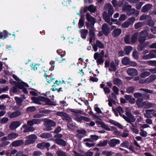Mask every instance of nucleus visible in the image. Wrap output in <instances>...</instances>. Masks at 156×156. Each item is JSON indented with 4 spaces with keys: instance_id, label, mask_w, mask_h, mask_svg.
<instances>
[{
    "instance_id": "f257e3e1",
    "label": "nucleus",
    "mask_w": 156,
    "mask_h": 156,
    "mask_svg": "<svg viewBox=\"0 0 156 156\" xmlns=\"http://www.w3.org/2000/svg\"><path fill=\"white\" fill-rule=\"evenodd\" d=\"M44 125L45 126V130L46 131H50L52 129V127H54L56 125V123L54 121L48 119H45L44 121Z\"/></svg>"
},
{
    "instance_id": "f03ea898",
    "label": "nucleus",
    "mask_w": 156,
    "mask_h": 156,
    "mask_svg": "<svg viewBox=\"0 0 156 156\" xmlns=\"http://www.w3.org/2000/svg\"><path fill=\"white\" fill-rule=\"evenodd\" d=\"M114 12V9L112 6L110 7L108 11V15L107 14V12L105 11H104L103 13V17L105 18V21L107 22H108L110 21V17L112 16Z\"/></svg>"
},
{
    "instance_id": "7ed1b4c3",
    "label": "nucleus",
    "mask_w": 156,
    "mask_h": 156,
    "mask_svg": "<svg viewBox=\"0 0 156 156\" xmlns=\"http://www.w3.org/2000/svg\"><path fill=\"white\" fill-rule=\"evenodd\" d=\"M27 140L25 141V144L28 145L34 144L37 139V137L36 135L33 134L27 136Z\"/></svg>"
},
{
    "instance_id": "20e7f679",
    "label": "nucleus",
    "mask_w": 156,
    "mask_h": 156,
    "mask_svg": "<svg viewBox=\"0 0 156 156\" xmlns=\"http://www.w3.org/2000/svg\"><path fill=\"white\" fill-rule=\"evenodd\" d=\"M17 87L19 89H22L23 91L26 94H27L28 93L27 88L24 87H29V85L27 83L22 81L20 83H18V84L17 85Z\"/></svg>"
},
{
    "instance_id": "39448f33",
    "label": "nucleus",
    "mask_w": 156,
    "mask_h": 156,
    "mask_svg": "<svg viewBox=\"0 0 156 156\" xmlns=\"http://www.w3.org/2000/svg\"><path fill=\"white\" fill-rule=\"evenodd\" d=\"M140 90L144 91L145 92L142 94V98L143 100H147L150 99V94L148 93L151 94L153 93L152 90H149L147 89L140 88Z\"/></svg>"
},
{
    "instance_id": "423d86ee",
    "label": "nucleus",
    "mask_w": 156,
    "mask_h": 156,
    "mask_svg": "<svg viewBox=\"0 0 156 156\" xmlns=\"http://www.w3.org/2000/svg\"><path fill=\"white\" fill-rule=\"evenodd\" d=\"M12 35L14 36V38H15V34H11L9 33L6 30H4L2 32H0V39H5L7 37H9V36Z\"/></svg>"
},
{
    "instance_id": "0eeeda50",
    "label": "nucleus",
    "mask_w": 156,
    "mask_h": 156,
    "mask_svg": "<svg viewBox=\"0 0 156 156\" xmlns=\"http://www.w3.org/2000/svg\"><path fill=\"white\" fill-rule=\"evenodd\" d=\"M120 143V140L119 139L113 138L111 139L108 142V144L111 147H114L117 145L119 144Z\"/></svg>"
},
{
    "instance_id": "6e6552de",
    "label": "nucleus",
    "mask_w": 156,
    "mask_h": 156,
    "mask_svg": "<svg viewBox=\"0 0 156 156\" xmlns=\"http://www.w3.org/2000/svg\"><path fill=\"white\" fill-rule=\"evenodd\" d=\"M127 74L130 76H136L138 73L137 70L134 68H129L127 70Z\"/></svg>"
},
{
    "instance_id": "1a4fd4ad",
    "label": "nucleus",
    "mask_w": 156,
    "mask_h": 156,
    "mask_svg": "<svg viewBox=\"0 0 156 156\" xmlns=\"http://www.w3.org/2000/svg\"><path fill=\"white\" fill-rule=\"evenodd\" d=\"M109 30L110 27L107 24L105 23L103 24L102 27V31L105 36H108L109 33Z\"/></svg>"
},
{
    "instance_id": "9d476101",
    "label": "nucleus",
    "mask_w": 156,
    "mask_h": 156,
    "mask_svg": "<svg viewBox=\"0 0 156 156\" xmlns=\"http://www.w3.org/2000/svg\"><path fill=\"white\" fill-rule=\"evenodd\" d=\"M22 128L23 129V132L24 133L28 132H33L35 130V128L32 126H30L27 124H24L22 126Z\"/></svg>"
},
{
    "instance_id": "9b49d317",
    "label": "nucleus",
    "mask_w": 156,
    "mask_h": 156,
    "mask_svg": "<svg viewBox=\"0 0 156 156\" xmlns=\"http://www.w3.org/2000/svg\"><path fill=\"white\" fill-rule=\"evenodd\" d=\"M121 116H122V118L128 123H130L132 125V126L133 127H135V126L134 125L133 123H132V122H134L136 120V118L134 117H133V119L132 118H130L129 117L126 116L124 115H122Z\"/></svg>"
},
{
    "instance_id": "f8f14e48",
    "label": "nucleus",
    "mask_w": 156,
    "mask_h": 156,
    "mask_svg": "<svg viewBox=\"0 0 156 156\" xmlns=\"http://www.w3.org/2000/svg\"><path fill=\"white\" fill-rule=\"evenodd\" d=\"M21 123L19 121H13L9 126L11 130L16 129L20 126Z\"/></svg>"
},
{
    "instance_id": "ddd939ff",
    "label": "nucleus",
    "mask_w": 156,
    "mask_h": 156,
    "mask_svg": "<svg viewBox=\"0 0 156 156\" xmlns=\"http://www.w3.org/2000/svg\"><path fill=\"white\" fill-rule=\"evenodd\" d=\"M48 72L49 71H48V69L45 67H41L40 69H39V70L38 71L39 73H44V76L45 77L47 80V77L48 76H49L47 75V74H48Z\"/></svg>"
},
{
    "instance_id": "4468645a",
    "label": "nucleus",
    "mask_w": 156,
    "mask_h": 156,
    "mask_svg": "<svg viewBox=\"0 0 156 156\" xmlns=\"http://www.w3.org/2000/svg\"><path fill=\"white\" fill-rule=\"evenodd\" d=\"M87 20L90 22L92 25H94L96 22L95 18L90 15L89 13L87 12L86 14Z\"/></svg>"
},
{
    "instance_id": "2eb2a0df",
    "label": "nucleus",
    "mask_w": 156,
    "mask_h": 156,
    "mask_svg": "<svg viewBox=\"0 0 156 156\" xmlns=\"http://www.w3.org/2000/svg\"><path fill=\"white\" fill-rule=\"evenodd\" d=\"M50 144L49 143L42 142L38 144L37 145V147L41 149H45V147H50Z\"/></svg>"
},
{
    "instance_id": "dca6fc26",
    "label": "nucleus",
    "mask_w": 156,
    "mask_h": 156,
    "mask_svg": "<svg viewBox=\"0 0 156 156\" xmlns=\"http://www.w3.org/2000/svg\"><path fill=\"white\" fill-rule=\"evenodd\" d=\"M21 113L20 111H16L9 114L8 116L11 119L16 118L21 115Z\"/></svg>"
},
{
    "instance_id": "f3484780",
    "label": "nucleus",
    "mask_w": 156,
    "mask_h": 156,
    "mask_svg": "<svg viewBox=\"0 0 156 156\" xmlns=\"http://www.w3.org/2000/svg\"><path fill=\"white\" fill-rule=\"evenodd\" d=\"M143 98H138L136 101V104L137 105L138 108H140L144 106L146 103V101H143Z\"/></svg>"
},
{
    "instance_id": "a211bd4d",
    "label": "nucleus",
    "mask_w": 156,
    "mask_h": 156,
    "mask_svg": "<svg viewBox=\"0 0 156 156\" xmlns=\"http://www.w3.org/2000/svg\"><path fill=\"white\" fill-rule=\"evenodd\" d=\"M55 141L56 144L58 145L62 146H65L66 145V142L64 140L61 138H56Z\"/></svg>"
},
{
    "instance_id": "6ab92c4d",
    "label": "nucleus",
    "mask_w": 156,
    "mask_h": 156,
    "mask_svg": "<svg viewBox=\"0 0 156 156\" xmlns=\"http://www.w3.org/2000/svg\"><path fill=\"white\" fill-rule=\"evenodd\" d=\"M122 33V30L120 28H116L112 32V35L114 37L119 36Z\"/></svg>"
},
{
    "instance_id": "aec40b11",
    "label": "nucleus",
    "mask_w": 156,
    "mask_h": 156,
    "mask_svg": "<svg viewBox=\"0 0 156 156\" xmlns=\"http://www.w3.org/2000/svg\"><path fill=\"white\" fill-rule=\"evenodd\" d=\"M23 140H20L13 141L11 145L14 147H18L23 144Z\"/></svg>"
},
{
    "instance_id": "412c9836",
    "label": "nucleus",
    "mask_w": 156,
    "mask_h": 156,
    "mask_svg": "<svg viewBox=\"0 0 156 156\" xmlns=\"http://www.w3.org/2000/svg\"><path fill=\"white\" fill-rule=\"evenodd\" d=\"M152 5L150 4H147L144 5L141 9L142 12L145 13L148 11L152 7Z\"/></svg>"
},
{
    "instance_id": "4be33fe9",
    "label": "nucleus",
    "mask_w": 156,
    "mask_h": 156,
    "mask_svg": "<svg viewBox=\"0 0 156 156\" xmlns=\"http://www.w3.org/2000/svg\"><path fill=\"white\" fill-rule=\"evenodd\" d=\"M19 136L18 133L15 132H12L9 133L8 136V140H11L16 138Z\"/></svg>"
},
{
    "instance_id": "5701e85b",
    "label": "nucleus",
    "mask_w": 156,
    "mask_h": 156,
    "mask_svg": "<svg viewBox=\"0 0 156 156\" xmlns=\"http://www.w3.org/2000/svg\"><path fill=\"white\" fill-rule=\"evenodd\" d=\"M156 79V75L154 74L151 75L146 79V83H149L154 81Z\"/></svg>"
},
{
    "instance_id": "b1692460",
    "label": "nucleus",
    "mask_w": 156,
    "mask_h": 156,
    "mask_svg": "<svg viewBox=\"0 0 156 156\" xmlns=\"http://www.w3.org/2000/svg\"><path fill=\"white\" fill-rule=\"evenodd\" d=\"M125 114L126 115L130 118L133 119V117H134V116L130 112V110L129 107H126L125 108Z\"/></svg>"
},
{
    "instance_id": "393cba45",
    "label": "nucleus",
    "mask_w": 156,
    "mask_h": 156,
    "mask_svg": "<svg viewBox=\"0 0 156 156\" xmlns=\"http://www.w3.org/2000/svg\"><path fill=\"white\" fill-rule=\"evenodd\" d=\"M132 47L130 46H126L124 48V51L125 52V55H128L133 50Z\"/></svg>"
},
{
    "instance_id": "a878e982",
    "label": "nucleus",
    "mask_w": 156,
    "mask_h": 156,
    "mask_svg": "<svg viewBox=\"0 0 156 156\" xmlns=\"http://www.w3.org/2000/svg\"><path fill=\"white\" fill-rule=\"evenodd\" d=\"M88 33V31L87 30L82 29L80 30V33L81 37L82 38L85 39L86 38V36Z\"/></svg>"
},
{
    "instance_id": "bb28decb",
    "label": "nucleus",
    "mask_w": 156,
    "mask_h": 156,
    "mask_svg": "<svg viewBox=\"0 0 156 156\" xmlns=\"http://www.w3.org/2000/svg\"><path fill=\"white\" fill-rule=\"evenodd\" d=\"M62 119L63 120H66L68 121H72V118L66 112L64 114Z\"/></svg>"
},
{
    "instance_id": "cd10ccee",
    "label": "nucleus",
    "mask_w": 156,
    "mask_h": 156,
    "mask_svg": "<svg viewBox=\"0 0 156 156\" xmlns=\"http://www.w3.org/2000/svg\"><path fill=\"white\" fill-rule=\"evenodd\" d=\"M155 23L154 21L151 20V18L150 16V18H148L146 22V24L150 27H153Z\"/></svg>"
},
{
    "instance_id": "c85d7f7f",
    "label": "nucleus",
    "mask_w": 156,
    "mask_h": 156,
    "mask_svg": "<svg viewBox=\"0 0 156 156\" xmlns=\"http://www.w3.org/2000/svg\"><path fill=\"white\" fill-rule=\"evenodd\" d=\"M130 61V59L129 58L125 57L122 59V64L126 66L129 64Z\"/></svg>"
},
{
    "instance_id": "c756f323",
    "label": "nucleus",
    "mask_w": 156,
    "mask_h": 156,
    "mask_svg": "<svg viewBox=\"0 0 156 156\" xmlns=\"http://www.w3.org/2000/svg\"><path fill=\"white\" fill-rule=\"evenodd\" d=\"M14 99L16 105L18 106H21L23 102V100L21 98L17 97H15Z\"/></svg>"
},
{
    "instance_id": "7c9ffc66",
    "label": "nucleus",
    "mask_w": 156,
    "mask_h": 156,
    "mask_svg": "<svg viewBox=\"0 0 156 156\" xmlns=\"http://www.w3.org/2000/svg\"><path fill=\"white\" fill-rule=\"evenodd\" d=\"M45 102L47 105L55 106L56 105L55 102L51 101L50 99L48 98H46Z\"/></svg>"
},
{
    "instance_id": "2f4dec72",
    "label": "nucleus",
    "mask_w": 156,
    "mask_h": 156,
    "mask_svg": "<svg viewBox=\"0 0 156 156\" xmlns=\"http://www.w3.org/2000/svg\"><path fill=\"white\" fill-rule=\"evenodd\" d=\"M52 136L51 134L47 133H43L40 136V137L43 138H48L51 137Z\"/></svg>"
},
{
    "instance_id": "473e14b6",
    "label": "nucleus",
    "mask_w": 156,
    "mask_h": 156,
    "mask_svg": "<svg viewBox=\"0 0 156 156\" xmlns=\"http://www.w3.org/2000/svg\"><path fill=\"white\" fill-rule=\"evenodd\" d=\"M30 66H31L32 69H33L34 71H37V72L39 69H40L41 67L40 66L39 64H35L34 65L33 64L30 65Z\"/></svg>"
},
{
    "instance_id": "72a5a7b5",
    "label": "nucleus",
    "mask_w": 156,
    "mask_h": 156,
    "mask_svg": "<svg viewBox=\"0 0 156 156\" xmlns=\"http://www.w3.org/2000/svg\"><path fill=\"white\" fill-rule=\"evenodd\" d=\"M137 34L136 33H135L131 37V41L132 43H136L137 40Z\"/></svg>"
},
{
    "instance_id": "f704fd0d",
    "label": "nucleus",
    "mask_w": 156,
    "mask_h": 156,
    "mask_svg": "<svg viewBox=\"0 0 156 156\" xmlns=\"http://www.w3.org/2000/svg\"><path fill=\"white\" fill-rule=\"evenodd\" d=\"M96 44L100 48L102 49L105 48L104 44L99 40H96Z\"/></svg>"
},
{
    "instance_id": "c9c22d12",
    "label": "nucleus",
    "mask_w": 156,
    "mask_h": 156,
    "mask_svg": "<svg viewBox=\"0 0 156 156\" xmlns=\"http://www.w3.org/2000/svg\"><path fill=\"white\" fill-rule=\"evenodd\" d=\"M31 100L34 103L40 105L41 104V103L39 101L38 97V98L32 97L31 98Z\"/></svg>"
},
{
    "instance_id": "e433bc0d",
    "label": "nucleus",
    "mask_w": 156,
    "mask_h": 156,
    "mask_svg": "<svg viewBox=\"0 0 156 156\" xmlns=\"http://www.w3.org/2000/svg\"><path fill=\"white\" fill-rule=\"evenodd\" d=\"M88 10L91 12L94 13L96 11V8L93 5H91L88 7Z\"/></svg>"
},
{
    "instance_id": "4c0bfd02",
    "label": "nucleus",
    "mask_w": 156,
    "mask_h": 156,
    "mask_svg": "<svg viewBox=\"0 0 156 156\" xmlns=\"http://www.w3.org/2000/svg\"><path fill=\"white\" fill-rule=\"evenodd\" d=\"M102 154L105 155L106 156H112L113 154H114V153L112 151H102Z\"/></svg>"
},
{
    "instance_id": "58836bf2",
    "label": "nucleus",
    "mask_w": 156,
    "mask_h": 156,
    "mask_svg": "<svg viewBox=\"0 0 156 156\" xmlns=\"http://www.w3.org/2000/svg\"><path fill=\"white\" fill-rule=\"evenodd\" d=\"M36 109L35 106H30L26 109L27 112H33L36 110Z\"/></svg>"
},
{
    "instance_id": "ea45409f",
    "label": "nucleus",
    "mask_w": 156,
    "mask_h": 156,
    "mask_svg": "<svg viewBox=\"0 0 156 156\" xmlns=\"http://www.w3.org/2000/svg\"><path fill=\"white\" fill-rule=\"evenodd\" d=\"M108 143V141L107 140H103L102 142H101L97 145V146L98 147H103L106 146L107 143Z\"/></svg>"
},
{
    "instance_id": "a19ab883",
    "label": "nucleus",
    "mask_w": 156,
    "mask_h": 156,
    "mask_svg": "<svg viewBox=\"0 0 156 156\" xmlns=\"http://www.w3.org/2000/svg\"><path fill=\"white\" fill-rule=\"evenodd\" d=\"M144 24V22H139L135 24L134 25L135 28L136 29H138L142 27Z\"/></svg>"
},
{
    "instance_id": "79ce46f5",
    "label": "nucleus",
    "mask_w": 156,
    "mask_h": 156,
    "mask_svg": "<svg viewBox=\"0 0 156 156\" xmlns=\"http://www.w3.org/2000/svg\"><path fill=\"white\" fill-rule=\"evenodd\" d=\"M135 87H129L126 89V90L127 92L128 93H132L135 90Z\"/></svg>"
},
{
    "instance_id": "37998d69",
    "label": "nucleus",
    "mask_w": 156,
    "mask_h": 156,
    "mask_svg": "<svg viewBox=\"0 0 156 156\" xmlns=\"http://www.w3.org/2000/svg\"><path fill=\"white\" fill-rule=\"evenodd\" d=\"M70 111L73 113H80V114L84 115L85 114V113H83L82 111L80 110H77L74 109H70Z\"/></svg>"
},
{
    "instance_id": "c03bdc74",
    "label": "nucleus",
    "mask_w": 156,
    "mask_h": 156,
    "mask_svg": "<svg viewBox=\"0 0 156 156\" xmlns=\"http://www.w3.org/2000/svg\"><path fill=\"white\" fill-rule=\"evenodd\" d=\"M84 25V20L81 18L79 20V22L78 23V26L79 28H81L83 27Z\"/></svg>"
},
{
    "instance_id": "a18cd8bd",
    "label": "nucleus",
    "mask_w": 156,
    "mask_h": 156,
    "mask_svg": "<svg viewBox=\"0 0 156 156\" xmlns=\"http://www.w3.org/2000/svg\"><path fill=\"white\" fill-rule=\"evenodd\" d=\"M104 59L103 58L101 57H99V58L97 60L96 62L98 65H101L104 62Z\"/></svg>"
},
{
    "instance_id": "49530a36",
    "label": "nucleus",
    "mask_w": 156,
    "mask_h": 156,
    "mask_svg": "<svg viewBox=\"0 0 156 156\" xmlns=\"http://www.w3.org/2000/svg\"><path fill=\"white\" fill-rule=\"evenodd\" d=\"M132 8V6L130 5H126L122 7V10L126 11V12L128 11Z\"/></svg>"
},
{
    "instance_id": "de8ad7c7",
    "label": "nucleus",
    "mask_w": 156,
    "mask_h": 156,
    "mask_svg": "<svg viewBox=\"0 0 156 156\" xmlns=\"http://www.w3.org/2000/svg\"><path fill=\"white\" fill-rule=\"evenodd\" d=\"M120 147H125L128 148L129 147V143L128 141L126 140L121 143L120 146Z\"/></svg>"
},
{
    "instance_id": "09e8293b",
    "label": "nucleus",
    "mask_w": 156,
    "mask_h": 156,
    "mask_svg": "<svg viewBox=\"0 0 156 156\" xmlns=\"http://www.w3.org/2000/svg\"><path fill=\"white\" fill-rule=\"evenodd\" d=\"M150 74V73L149 72H145L141 73L140 74V76L141 78H145Z\"/></svg>"
},
{
    "instance_id": "8fccbe9b",
    "label": "nucleus",
    "mask_w": 156,
    "mask_h": 156,
    "mask_svg": "<svg viewBox=\"0 0 156 156\" xmlns=\"http://www.w3.org/2000/svg\"><path fill=\"white\" fill-rule=\"evenodd\" d=\"M136 11V10L134 8H131L127 12L126 14L128 16H129L132 14H134Z\"/></svg>"
},
{
    "instance_id": "3c124183",
    "label": "nucleus",
    "mask_w": 156,
    "mask_h": 156,
    "mask_svg": "<svg viewBox=\"0 0 156 156\" xmlns=\"http://www.w3.org/2000/svg\"><path fill=\"white\" fill-rule=\"evenodd\" d=\"M110 66L111 68L112 69L113 71L115 72L117 70L116 66L115 64V62L113 61L111 62Z\"/></svg>"
},
{
    "instance_id": "603ef678",
    "label": "nucleus",
    "mask_w": 156,
    "mask_h": 156,
    "mask_svg": "<svg viewBox=\"0 0 156 156\" xmlns=\"http://www.w3.org/2000/svg\"><path fill=\"white\" fill-rule=\"evenodd\" d=\"M57 154L58 156H67L66 153L61 150L58 151Z\"/></svg>"
},
{
    "instance_id": "864d4df0",
    "label": "nucleus",
    "mask_w": 156,
    "mask_h": 156,
    "mask_svg": "<svg viewBox=\"0 0 156 156\" xmlns=\"http://www.w3.org/2000/svg\"><path fill=\"white\" fill-rule=\"evenodd\" d=\"M148 33L147 31L145 30L142 31L140 33V36L145 37L146 38L148 36Z\"/></svg>"
},
{
    "instance_id": "5fc2aeb1",
    "label": "nucleus",
    "mask_w": 156,
    "mask_h": 156,
    "mask_svg": "<svg viewBox=\"0 0 156 156\" xmlns=\"http://www.w3.org/2000/svg\"><path fill=\"white\" fill-rule=\"evenodd\" d=\"M113 82L115 85H119L121 82V80L119 78L114 79L113 80Z\"/></svg>"
},
{
    "instance_id": "6e6d98bb",
    "label": "nucleus",
    "mask_w": 156,
    "mask_h": 156,
    "mask_svg": "<svg viewBox=\"0 0 156 156\" xmlns=\"http://www.w3.org/2000/svg\"><path fill=\"white\" fill-rule=\"evenodd\" d=\"M124 42L126 44H130V37L129 35H126L124 38Z\"/></svg>"
},
{
    "instance_id": "4d7b16f0",
    "label": "nucleus",
    "mask_w": 156,
    "mask_h": 156,
    "mask_svg": "<svg viewBox=\"0 0 156 156\" xmlns=\"http://www.w3.org/2000/svg\"><path fill=\"white\" fill-rule=\"evenodd\" d=\"M135 20V18L134 17H132L128 19L127 21L129 22L130 25H132Z\"/></svg>"
},
{
    "instance_id": "13d9d810",
    "label": "nucleus",
    "mask_w": 156,
    "mask_h": 156,
    "mask_svg": "<svg viewBox=\"0 0 156 156\" xmlns=\"http://www.w3.org/2000/svg\"><path fill=\"white\" fill-rule=\"evenodd\" d=\"M116 110L119 113L120 116H122V114L121 113H123L124 112V110L120 106H119L117 107Z\"/></svg>"
},
{
    "instance_id": "bf43d9fd",
    "label": "nucleus",
    "mask_w": 156,
    "mask_h": 156,
    "mask_svg": "<svg viewBox=\"0 0 156 156\" xmlns=\"http://www.w3.org/2000/svg\"><path fill=\"white\" fill-rule=\"evenodd\" d=\"M146 40V38L145 37H142V36H140L138 38V41L140 43H143Z\"/></svg>"
},
{
    "instance_id": "052dcab7",
    "label": "nucleus",
    "mask_w": 156,
    "mask_h": 156,
    "mask_svg": "<svg viewBox=\"0 0 156 156\" xmlns=\"http://www.w3.org/2000/svg\"><path fill=\"white\" fill-rule=\"evenodd\" d=\"M10 143V142L9 141H4V142H2L0 144V147H4L7 146Z\"/></svg>"
},
{
    "instance_id": "680f3d73",
    "label": "nucleus",
    "mask_w": 156,
    "mask_h": 156,
    "mask_svg": "<svg viewBox=\"0 0 156 156\" xmlns=\"http://www.w3.org/2000/svg\"><path fill=\"white\" fill-rule=\"evenodd\" d=\"M148 18H150V16L148 15H142L140 18V20H147Z\"/></svg>"
},
{
    "instance_id": "e2e57ef3",
    "label": "nucleus",
    "mask_w": 156,
    "mask_h": 156,
    "mask_svg": "<svg viewBox=\"0 0 156 156\" xmlns=\"http://www.w3.org/2000/svg\"><path fill=\"white\" fill-rule=\"evenodd\" d=\"M147 63L149 65L151 66H156V61H148Z\"/></svg>"
},
{
    "instance_id": "0e129e2a",
    "label": "nucleus",
    "mask_w": 156,
    "mask_h": 156,
    "mask_svg": "<svg viewBox=\"0 0 156 156\" xmlns=\"http://www.w3.org/2000/svg\"><path fill=\"white\" fill-rule=\"evenodd\" d=\"M132 55L133 58L135 59H137L139 58V54L136 51H135L133 52Z\"/></svg>"
},
{
    "instance_id": "69168bd1",
    "label": "nucleus",
    "mask_w": 156,
    "mask_h": 156,
    "mask_svg": "<svg viewBox=\"0 0 156 156\" xmlns=\"http://www.w3.org/2000/svg\"><path fill=\"white\" fill-rule=\"evenodd\" d=\"M134 97L136 98H142V94L140 93H136L133 94Z\"/></svg>"
},
{
    "instance_id": "338daca9",
    "label": "nucleus",
    "mask_w": 156,
    "mask_h": 156,
    "mask_svg": "<svg viewBox=\"0 0 156 156\" xmlns=\"http://www.w3.org/2000/svg\"><path fill=\"white\" fill-rule=\"evenodd\" d=\"M144 3L142 2H140L136 5V8L138 10H140L141 8L143 5V4Z\"/></svg>"
},
{
    "instance_id": "774afa93",
    "label": "nucleus",
    "mask_w": 156,
    "mask_h": 156,
    "mask_svg": "<svg viewBox=\"0 0 156 156\" xmlns=\"http://www.w3.org/2000/svg\"><path fill=\"white\" fill-rule=\"evenodd\" d=\"M8 119L6 117H4L2 118L0 120V123L1 124H4L7 122L8 121Z\"/></svg>"
}]
</instances>
